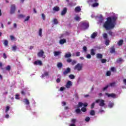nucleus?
<instances>
[{
	"label": "nucleus",
	"instance_id": "49530a36",
	"mask_svg": "<svg viewBox=\"0 0 126 126\" xmlns=\"http://www.w3.org/2000/svg\"><path fill=\"white\" fill-rule=\"evenodd\" d=\"M123 61V59L122 58H119L117 60V63H121L122 62V61Z\"/></svg>",
	"mask_w": 126,
	"mask_h": 126
},
{
	"label": "nucleus",
	"instance_id": "423d86ee",
	"mask_svg": "<svg viewBox=\"0 0 126 126\" xmlns=\"http://www.w3.org/2000/svg\"><path fill=\"white\" fill-rule=\"evenodd\" d=\"M37 57L39 58H43V59H45L46 58V56L44 55V51L43 50H40V51L37 53Z\"/></svg>",
	"mask_w": 126,
	"mask_h": 126
},
{
	"label": "nucleus",
	"instance_id": "6e6d98bb",
	"mask_svg": "<svg viewBox=\"0 0 126 126\" xmlns=\"http://www.w3.org/2000/svg\"><path fill=\"white\" fill-rule=\"evenodd\" d=\"M99 19L100 20V21H103V20H104V18H103V16H102V15H100Z\"/></svg>",
	"mask_w": 126,
	"mask_h": 126
},
{
	"label": "nucleus",
	"instance_id": "a878e982",
	"mask_svg": "<svg viewBox=\"0 0 126 126\" xmlns=\"http://www.w3.org/2000/svg\"><path fill=\"white\" fill-rule=\"evenodd\" d=\"M68 5H69V6H74L75 5H76V3L72 2H69Z\"/></svg>",
	"mask_w": 126,
	"mask_h": 126
},
{
	"label": "nucleus",
	"instance_id": "a18cd8bd",
	"mask_svg": "<svg viewBox=\"0 0 126 126\" xmlns=\"http://www.w3.org/2000/svg\"><path fill=\"white\" fill-rule=\"evenodd\" d=\"M41 17L43 20H46V16H45V14H42Z\"/></svg>",
	"mask_w": 126,
	"mask_h": 126
},
{
	"label": "nucleus",
	"instance_id": "dca6fc26",
	"mask_svg": "<svg viewBox=\"0 0 126 126\" xmlns=\"http://www.w3.org/2000/svg\"><path fill=\"white\" fill-rule=\"evenodd\" d=\"M97 37V32H94L91 35L92 39H95V37Z\"/></svg>",
	"mask_w": 126,
	"mask_h": 126
},
{
	"label": "nucleus",
	"instance_id": "39448f33",
	"mask_svg": "<svg viewBox=\"0 0 126 126\" xmlns=\"http://www.w3.org/2000/svg\"><path fill=\"white\" fill-rule=\"evenodd\" d=\"M82 27L84 30L86 29H88V28H89V23H86V22L82 23Z\"/></svg>",
	"mask_w": 126,
	"mask_h": 126
},
{
	"label": "nucleus",
	"instance_id": "052dcab7",
	"mask_svg": "<svg viewBox=\"0 0 126 126\" xmlns=\"http://www.w3.org/2000/svg\"><path fill=\"white\" fill-rule=\"evenodd\" d=\"M65 89V88L62 87L60 88V91H63Z\"/></svg>",
	"mask_w": 126,
	"mask_h": 126
},
{
	"label": "nucleus",
	"instance_id": "c03bdc74",
	"mask_svg": "<svg viewBox=\"0 0 126 126\" xmlns=\"http://www.w3.org/2000/svg\"><path fill=\"white\" fill-rule=\"evenodd\" d=\"M75 56H76V57H80V52H76Z\"/></svg>",
	"mask_w": 126,
	"mask_h": 126
},
{
	"label": "nucleus",
	"instance_id": "c756f323",
	"mask_svg": "<svg viewBox=\"0 0 126 126\" xmlns=\"http://www.w3.org/2000/svg\"><path fill=\"white\" fill-rule=\"evenodd\" d=\"M5 69L6 70H7V71H10V69H11L10 65H8L6 67H5Z\"/></svg>",
	"mask_w": 126,
	"mask_h": 126
},
{
	"label": "nucleus",
	"instance_id": "2eb2a0df",
	"mask_svg": "<svg viewBox=\"0 0 126 126\" xmlns=\"http://www.w3.org/2000/svg\"><path fill=\"white\" fill-rule=\"evenodd\" d=\"M54 54L55 57H57V56H60L62 54V52L60 51H54Z\"/></svg>",
	"mask_w": 126,
	"mask_h": 126
},
{
	"label": "nucleus",
	"instance_id": "de8ad7c7",
	"mask_svg": "<svg viewBox=\"0 0 126 126\" xmlns=\"http://www.w3.org/2000/svg\"><path fill=\"white\" fill-rule=\"evenodd\" d=\"M71 123H72L74 125V124H75V123L76 122V119H73L71 120Z\"/></svg>",
	"mask_w": 126,
	"mask_h": 126
},
{
	"label": "nucleus",
	"instance_id": "f8f14e48",
	"mask_svg": "<svg viewBox=\"0 0 126 126\" xmlns=\"http://www.w3.org/2000/svg\"><path fill=\"white\" fill-rule=\"evenodd\" d=\"M23 102L26 105H27L28 106H29V105H30V102L29 101V100H28V99L27 98H24Z\"/></svg>",
	"mask_w": 126,
	"mask_h": 126
},
{
	"label": "nucleus",
	"instance_id": "680f3d73",
	"mask_svg": "<svg viewBox=\"0 0 126 126\" xmlns=\"http://www.w3.org/2000/svg\"><path fill=\"white\" fill-rule=\"evenodd\" d=\"M3 58L4 59H5L7 58V57L6 56V54H5V53L3 54Z\"/></svg>",
	"mask_w": 126,
	"mask_h": 126
},
{
	"label": "nucleus",
	"instance_id": "4468645a",
	"mask_svg": "<svg viewBox=\"0 0 126 126\" xmlns=\"http://www.w3.org/2000/svg\"><path fill=\"white\" fill-rule=\"evenodd\" d=\"M65 43H66V39L64 38L60 40V44L61 45L65 44Z\"/></svg>",
	"mask_w": 126,
	"mask_h": 126
},
{
	"label": "nucleus",
	"instance_id": "338daca9",
	"mask_svg": "<svg viewBox=\"0 0 126 126\" xmlns=\"http://www.w3.org/2000/svg\"><path fill=\"white\" fill-rule=\"evenodd\" d=\"M83 105L85 107H87V106H88V104L87 103H83Z\"/></svg>",
	"mask_w": 126,
	"mask_h": 126
},
{
	"label": "nucleus",
	"instance_id": "8fccbe9b",
	"mask_svg": "<svg viewBox=\"0 0 126 126\" xmlns=\"http://www.w3.org/2000/svg\"><path fill=\"white\" fill-rule=\"evenodd\" d=\"M85 121H86V122H89V121H90V117H87L85 118Z\"/></svg>",
	"mask_w": 126,
	"mask_h": 126
},
{
	"label": "nucleus",
	"instance_id": "4c0bfd02",
	"mask_svg": "<svg viewBox=\"0 0 126 126\" xmlns=\"http://www.w3.org/2000/svg\"><path fill=\"white\" fill-rule=\"evenodd\" d=\"M90 115L91 116H94L95 115V111L92 110L90 112Z\"/></svg>",
	"mask_w": 126,
	"mask_h": 126
},
{
	"label": "nucleus",
	"instance_id": "393cba45",
	"mask_svg": "<svg viewBox=\"0 0 126 126\" xmlns=\"http://www.w3.org/2000/svg\"><path fill=\"white\" fill-rule=\"evenodd\" d=\"M16 50H17V46L14 45L12 47V51L13 52H16Z\"/></svg>",
	"mask_w": 126,
	"mask_h": 126
},
{
	"label": "nucleus",
	"instance_id": "4d7b16f0",
	"mask_svg": "<svg viewBox=\"0 0 126 126\" xmlns=\"http://www.w3.org/2000/svg\"><path fill=\"white\" fill-rule=\"evenodd\" d=\"M95 107V102H93L91 105V109H93Z\"/></svg>",
	"mask_w": 126,
	"mask_h": 126
},
{
	"label": "nucleus",
	"instance_id": "72a5a7b5",
	"mask_svg": "<svg viewBox=\"0 0 126 126\" xmlns=\"http://www.w3.org/2000/svg\"><path fill=\"white\" fill-rule=\"evenodd\" d=\"M69 77L70 79H74L75 78V76L73 74H70Z\"/></svg>",
	"mask_w": 126,
	"mask_h": 126
},
{
	"label": "nucleus",
	"instance_id": "58836bf2",
	"mask_svg": "<svg viewBox=\"0 0 126 126\" xmlns=\"http://www.w3.org/2000/svg\"><path fill=\"white\" fill-rule=\"evenodd\" d=\"M54 24L57 25L59 23V22H58V20L57 19H54L53 20Z\"/></svg>",
	"mask_w": 126,
	"mask_h": 126
},
{
	"label": "nucleus",
	"instance_id": "09e8293b",
	"mask_svg": "<svg viewBox=\"0 0 126 126\" xmlns=\"http://www.w3.org/2000/svg\"><path fill=\"white\" fill-rule=\"evenodd\" d=\"M4 45L5 46H7L8 45V41L7 40H5L4 42Z\"/></svg>",
	"mask_w": 126,
	"mask_h": 126
},
{
	"label": "nucleus",
	"instance_id": "f03ea898",
	"mask_svg": "<svg viewBox=\"0 0 126 126\" xmlns=\"http://www.w3.org/2000/svg\"><path fill=\"white\" fill-rule=\"evenodd\" d=\"M95 103H99V106L100 107H104L105 106V100L98 99L95 100Z\"/></svg>",
	"mask_w": 126,
	"mask_h": 126
},
{
	"label": "nucleus",
	"instance_id": "b1692460",
	"mask_svg": "<svg viewBox=\"0 0 126 126\" xmlns=\"http://www.w3.org/2000/svg\"><path fill=\"white\" fill-rule=\"evenodd\" d=\"M57 67H58V68H62V67H63V63H57Z\"/></svg>",
	"mask_w": 126,
	"mask_h": 126
},
{
	"label": "nucleus",
	"instance_id": "774afa93",
	"mask_svg": "<svg viewBox=\"0 0 126 126\" xmlns=\"http://www.w3.org/2000/svg\"><path fill=\"white\" fill-rule=\"evenodd\" d=\"M123 82H124V84H125V85H126V79H124L123 80Z\"/></svg>",
	"mask_w": 126,
	"mask_h": 126
},
{
	"label": "nucleus",
	"instance_id": "5fc2aeb1",
	"mask_svg": "<svg viewBox=\"0 0 126 126\" xmlns=\"http://www.w3.org/2000/svg\"><path fill=\"white\" fill-rule=\"evenodd\" d=\"M9 111V106L6 107L5 113H7Z\"/></svg>",
	"mask_w": 126,
	"mask_h": 126
},
{
	"label": "nucleus",
	"instance_id": "2f4dec72",
	"mask_svg": "<svg viewBox=\"0 0 126 126\" xmlns=\"http://www.w3.org/2000/svg\"><path fill=\"white\" fill-rule=\"evenodd\" d=\"M75 112L76 113V114H80V113H81V110L78 108L75 110Z\"/></svg>",
	"mask_w": 126,
	"mask_h": 126
},
{
	"label": "nucleus",
	"instance_id": "a19ab883",
	"mask_svg": "<svg viewBox=\"0 0 126 126\" xmlns=\"http://www.w3.org/2000/svg\"><path fill=\"white\" fill-rule=\"evenodd\" d=\"M18 18H23L24 17H25V16H24L23 14H20L18 15Z\"/></svg>",
	"mask_w": 126,
	"mask_h": 126
},
{
	"label": "nucleus",
	"instance_id": "0e129e2a",
	"mask_svg": "<svg viewBox=\"0 0 126 126\" xmlns=\"http://www.w3.org/2000/svg\"><path fill=\"white\" fill-rule=\"evenodd\" d=\"M10 39L11 40H14V39H15V38L14 37V36L13 35H10Z\"/></svg>",
	"mask_w": 126,
	"mask_h": 126
},
{
	"label": "nucleus",
	"instance_id": "c85d7f7f",
	"mask_svg": "<svg viewBox=\"0 0 126 126\" xmlns=\"http://www.w3.org/2000/svg\"><path fill=\"white\" fill-rule=\"evenodd\" d=\"M104 39H105V40H107V39H108V34L106 33H104L102 35Z\"/></svg>",
	"mask_w": 126,
	"mask_h": 126
},
{
	"label": "nucleus",
	"instance_id": "37998d69",
	"mask_svg": "<svg viewBox=\"0 0 126 126\" xmlns=\"http://www.w3.org/2000/svg\"><path fill=\"white\" fill-rule=\"evenodd\" d=\"M80 19H81V18H80V17L79 16H76L75 17V20H76L77 21L80 20Z\"/></svg>",
	"mask_w": 126,
	"mask_h": 126
},
{
	"label": "nucleus",
	"instance_id": "f3484780",
	"mask_svg": "<svg viewBox=\"0 0 126 126\" xmlns=\"http://www.w3.org/2000/svg\"><path fill=\"white\" fill-rule=\"evenodd\" d=\"M81 11V8H80V6H77L75 7V12H80Z\"/></svg>",
	"mask_w": 126,
	"mask_h": 126
},
{
	"label": "nucleus",
	"instance_id": "7c9ffc66",
	"mask_svg": "<svg viewBox=\"0 0 126 126\" xmlns=\"http://www.w3.org/2000/svg\"><path fill=\"white\" fill-rule=\"evenodd\" d=\"M42 29H39V30L38 32V35H39V36H40V37H42Z\"/></svg>",
	"mask_w": 126,
	"mask_h": 126
},
{
	"label": "nucleus",
	"instance_id": "13d9d810",
	"mask_svg": "<svg viewBox=\"0 0 126 126\" xmlns=\"http://www.w3.org/2000/svg\"><path fill=\"white\" fill-rule=\"evenodd\" d=\"M66 62L67 63H71V62H72V60H71V59L68 58V59H67Z\"/></svg>",
	"mask_w": 126,
	"mask_h": 126
},
{
	"label": "nucleus",
	"instance_id": "bb28decb",
	"mask_svg": "<svg viewBox=\"0 0 126 126\" xmlns=\"http://www.w3.org/2000/svg\"><path fill=\"white\" fill-rule=\"evenodd\" d=\"M71 57V54H70V53H69L68 54H65V55H64V57L66 58H70Z\"/></svg>",
	"mask_w": 126,
	"mask_h": 126
},
{
	"label": "nucleus",
	"instance_id": "ddd939ff",
	"mask_svg": "<svg viewBox=\"0 0 126 126\" xmlns=\"http://www.w3.org/2000/svg\"><path fill=\"white\" fill-rule=\"evenodd\" d=\"M67 11V9L66 7L64 8L62 10V11L61 12V15L62 16L64 15L65 13H66Z\"/></svg>",
	"mask_w": 126,
	"mask_h": 126
},
{
	"label": "nucleus",
	"instance_id": "f704fd0d",
	"mask_svg": "<svg viewBox=\"0 0 126 126\" xmlns=\"http://www.w3.org/2000/svg\"><path fill=\"white\" fill-rule=\"evenodd\" d=\"M101 62L102 63H107V59H102L101 60Z\"/></svg>",
	"mask_w": 126,
	"mask_h": 126
},
{
	"label": "nucleus",
	"instance_id": "473e14b6",
	"mask_svg": "<svg viewBox=\"0 0 126 126\" xmlns=\"http://www.w3.org/2000/svg\"><path fill=\"white\" fill-rule=\"evenodd\" d=\"M49 76L48 72H45L42 75V76H43V77H45V76Z\"/></svg>",
	"mask_w": 126,
	"mask_h": 126
},
{
	"label": "nucleus",
	"instance_id": "a211bd4d",
	"mask_svg": "<svg viewBox=\"0 0 126 126\" xmlns=\"http://www.w3.org/2000/svg\"><path fill=\"white\" fill-rule=\"evenodd\" d=\"M54 11H60V7L59 6H54L53 9Z\"/></svg>",
	"mask_w": 126,
	"mask_h": 126
},
{
	"label": "nucleus",
	"instance_id": "864d4df0",
	"mask_svg": "<svg viewBox=\"0 0 126 126\" xmlns=\"http://www.w3.org/2000/svg\"><path fill=\"white\" fill-rule=\"evenodd\" d=\"M87 59H91V55L88 54L86 56Z\"/></svg>",
	"mask_w": 126,
	"mask_h": 126
},
{
	"label": "nucleus",
	"instance_id": "4be33fe9",
	"mask_svg": "<svg viewBox=\"0 0 126 126\" xmlns=\"http://www.w3.org/2000/svg\"><path fill=\"white\" fill-rule=\"evenodd\" d=\"M82 106H83V103L79 102L78 105H77V108H81Z\"/></svg>",
	"mask_w": 126,
	"mask_h": 126
},
{
	"label": "nucleus",
	"instance_id": "cd10ccee",
	"mask_svg": "<svg viewBox=\"0 0 126 126\" xmlns=\"http://www.w3.org/2000/svg\"><path fill=\"white\" fill-rule=\"evenodd\" d=\"M116 84H117V83L113 82L110 84V86H111V87H115V86H116Z\"/></svg>",
	"mask_w": 126,
	"mask_h": 126
},
{
	"label": "nucleus",
	"instance_id": "1a4fd4ad",
	"mask_svg": "<svg viewBox=\"0 0 126 126\" xmlns=\"http://www.w3.org/2000/svg\"><path fill=\"white\" fill-rule=\"evenodd\" d=\"M105 95H106V96H108V97H111L112 98H116V95L115 94H108V93H105Z\"/></svg>",
	"mask_w": 126,
	"mask_h": 126
},
{
	"label": "nucleus",
	"instance_id": "69168bd1",
	"mask_svg": "<svg viewBox=\"0 0 126 126\" xmlns=\"http://www.w3.org/2000/svg\"><path fill=\"white\" fill-rule=\"evenodd\" d=\"M15 99H17V100H19V95L16 94V95H15Z\"/></svg>",
	"mask_w": 126,
	"mask_h": 126
},
{
	"label": "nucleus",
	"instance_id": "e433bc0d",
	"mask_svg": "<svg viewBox=\"0 0 126 126\" xmlns=\"http://www.w3.org/2000/svg\"><path fill=\"white\" fill-rule=\"evenodd\" d=\"M111 71H107L106 72V76H111Z\"/></svg>",
	"mask_w": 126,
	"mask_h": 126
},
{
	"label": "nucleus",
	"instance_id": "6e6552de",
	"mask_svg": "<svg viewBox=\"0 0 126 126\" xmlns=\"http://www.w3.org/2000/svg\"><path fill=\"white\" fill-rule=\"evenodd\" d=\"M71 86H72V82H71L70 81H68L65 85L66 88L69 89Z\"/></svg>",
	"mask_w": 126,
	"mask_h": 126
},
{
	"label": "nucleus",
	"instance_id": "0eeeda50",
	"mask_svg": "<svg viewBox=\"0 0 126 126\" xmlns=\"http://www.w3.org/2000/svg\"><path fill=\"white\" fill-rule=\"evenodd\" d=\"M16 9V7L15 6V4H12L11 5V8L10 11V14H13V13L15 12Z\"/></svg>",
	"mask_w": 126,
	"mask_h": 126
},
{
	"label": "nucleus",
	"instance_id": "412c9836",
	"mask_svg": "<svg viewBox=\"0 0 126 126\" xmlns=\"http://www.w3.org/2000/svg\"><path fill=\"white\" fill-rule=\"evenodd\" d=\"M116 52V50L115 49V47L113 46L110 49V53L111 54H114Z\"/></svg>",
	"mask_w": 126,
	"mask_h": 126
},
{
	"label": "nucleus",
	"instance_id": "c9c22d12",
	"mask_svg": "<svg viewBox=\"0 0 126 126\" xmlns=\"http://www.w3.org/2000/svg\"><path fill=\"white\" fill-rule=\"evenodd\" d=\"M114 106V103H109V104H108V107L109 108H113V107Z\"/></svg>",
	"mask_w": 126,
	"mask_h": 126
},
{
	"label": "nucleus",
	"instance_id": "603ef678",
	"mask_svg": "<svg viewBox=\"0 0 126 126\" xmlns=\"http://www.w3.org/2000/svg\"><path fill=\"white\" fill-rule=\"evenodd\" d=\"M30 19V16H28L27 18L25 19L24 22L28 21Z\"/></svg>",
	"mask_w": 126,
	"mask_h": 126
},
{
	"label": "nucleus",
	"instance_id": "bf43d9fd",
	"mask_svg": "<svg viewBox=\"0 0 126 126\" xmlns=\"http://www.w3.org/2000/svg\"><path fill=\"white\" fill-rule=\"evenodd\" d=\"M83 49L84 52H87V47H86V46H84Z\"/></svg>",
	"mask_w": 126,
	"mask_h": 126
},
{
	"label": "nucleus",
	"instance_id": "5701e85b",
	"mask_svg": "<svg viewBox=\"0 0 126 126\" xmlns=\"http://www.w3.org/2000/svg\"><path fill=\"white\" fill-rule=\"evenodd\" d=\"M96 58L97 59H102L103 58V55L98 53L96 54Z\"/></svg>",
	"mask_w": 126,
	"mask_h": 126
},
{
	"label": "nucleus",
	"instance_id": "9b49d317",
	"mask_svg": "<svg viewBox=\"0 0 126 126\" xmlns=\"http://www.w3.org/2000/svg\"><path fill=\"white\" fill-rule=\"evenodd\" d=\"M34 64H35L36 65H42L43 64V63H42V61L40 60H37L34 61Z\"/></svg>",
	"mask_w": 126,
	"mask_h": 126
},
{
	"label": "nucleus",
	"instance_id": "ea45409f",
	"mask_svg": "<svg viewBox=\"0 0 126 126\" xmlns=\"http://www.w3.org/2000/svg\"><path fill=\"white\" fill-rule=\"evenodd\" d=\"M109 44H110V40H109V39H106L105 41L106 46H109Z\"/></svg>",
	"mask_w": 126,
	"mask_h": 126
},
{
	"label": "nucleus",
	"instance_id": "e2e57ef3",
	"mask_svg": "<svg viewBox=\"0 0 126 126\" xmlns=\"http://www.w3.org/2000/svg\"><path fill=\"white\" fill-rule=\"evenodd\" d=\"M108 87H109V86L108 85L106 86L105 87L103 88V91H105V90H106V89H108Z\"/></svg>",
	"mask_w": 126,
	"mask_h": 126
},
{
	"label": "nucleus",
	"instance_id": "3c124183",
	"mask_svg": "<svg viewBox=\"0 0 126 126\" xmlns=\"http://www.w3.org/2000/svg\"><path fill=\"white\" fill-rule=\"evenodd\" d=\"M71 63V64L72 65H74V64H75V63H76V61L73 60Z\"/></svg>",
	"mask_w": 126,
	"mask_h": 126
},
{
	"label": "nucleus",
	"instance_id": "f257e3e1",
	"mask_svg": "<svg viewBox=\"0 0 126 126\" xmlns=\"http://www.w3.org/2000/svg\"><path fill=\"white\" fill-rule=\"evenodd\" d=\"M117 19H118V17L116 16L107 17L106 21L103 25V28H105L106 31L114 29L116 26Z\"/></svg>",
	"mask_w": 126,
	"mask_h": 126
},
{
	"label": "nucleus",
	"instance_id": "20e7f679",
	"mask_svg": "<svg viewBox=\"0 0 126 126\" xmlns=\"http://www.w3.org/2000/svg\"><path fill=\"white\" fill-rule=\"evenodd\" d=\"M90 2H94L92 5L93 7H96L99 6V3H98V0H90Z\"/></svg>",
	"mask_w": 126,
	"mask_h": 126
},
{
	"label": "nucleus",
	"instance_id": "7ed1b4c3",
	"mask_svg": "<svg viewBox=\"0 0 126 126\" xmlns=\"http://www.w3.org/2000/svg\"><path fill=\"white\" fill-rule=\"evenodd\" d=\"M74 69L75 70H78V71H80L82 70V64L79 63H77L74 67Z\"/></svg>",
	"mask_w": 126,
	"mask_h": 126
},
{
	"label": "nucleus",
	"instance_id": "9d476101",
	"mask_svg": "<svg viewBox=\"0 0 126 126\" xmlns=\"http://www.w3.org/2000/svg\"><path fill=\"white\" fill-rule=\"evenodd\" d=\"M70 71H71L70 68L68 67L66 68V69L65 71L63 72V74L64 75H67V74H68V73H69Z\"/></svg>",
	"mask_w": 126,
	"mask_h": 126
},
{
	"label": "nucleus",
	"instance_id": "aec40b11",
	"mask_svg": "<svg viewBox=\"0 0 126 126\" xmlns=\"http://www.w3.org/2000/svg\"><path fill=\"white\" fill-rule=\"evenodd\" d=\"M91 55L92 56H95V55H96V53H95V49H92L91 50Z\"/></svg>",
	"mask_w": 126,
	"mask_h": 126
},
{
	"label": "nucleus",
	"instance_id": "79ce46f5",
	"mask_svg": "<svg viewBox=\"0 0 126 126\" xmlns=\"http://www.w3.org/2000/svg\"><path fill=\"white\" fill-rule=\"evenodd\" d=\"M81 110L82 111V112H86V111H87V109L85 107H82Z\"/></svg>",
	"mask_w": 126,
	"mask_h": 126
},
{
	"label": "nucleus",
	"instance_id": "6ab92c4d",
	"mask_svg": "<svg viewBox=\"0 0 126 126\" xmlns=\"http://www.w3.org/2000/svg\"><path fill=\"white\" fill-rule=\"evenodd\" d=\"M118 46H122L124 44V40L121 39L118 42Z\"/></svg>",
	"mask_w": 126,
	"mask_h": 126
}]
</instances>
